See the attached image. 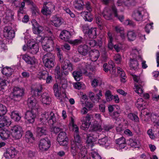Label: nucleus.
<instances>
[{
  "label": "nucleus",
  "instance_id": "f257e3e1",
  "mask_svg": "<svg viewBox=\"0 0 159 159\" xmlns=\"http://www.w3.org/2000/svg\"><path fill=\"white\" fill-rule=\"evenodd\" d=\"M39 120L43 124L48 123L49 124L53 125L57 122V116L52 112H44L41 115Z\"/></svg>",
  "mask_w": 159,
  "mask_h": 159
},
{
  "label": "nucleus",
  "instance_id": "f03ea898",
  "mask_svg": "<svg viewBox=\"0 0 159 159\" xmlns=\"http://www.w3.org/2000/svg\"><path fill=\"white\" fill-rule=\"evenodd\" d=\"M75 142H71V152L73 157L75 156L80 148H82L83 146L81 143L80 138L78 134H75L74 136Z\"/></svg>",
  "mask_w": 159,
  "mask_h": 159
},
{
  "label": "nucleus",
  "instance_id": "7ed1b4c3",
  "mask_svg": "<svg viewBox=\"0 0 159 159\" xmlns=\"http://www.w3.org/2000/svg\"><path fill=\"white\" fill-rule=\"evenodd\" d=\"M49 34L51 35L50 37H45L43 39L42 42V45L43 49L44 51L50 52L52 51L53 49L52 48L53 46V36L52 35L50 31L48 32Z\"/></svg>",
  "mask_w": 159,
  "mask_h": 159
},
{
  "label": "nucleus",
  "instance_id": "20e7f679",
  "mask_svg": "<svg viewBox=\"0 0 159 159\" xmlns=\"http://www.w3.org/2000/svg\"><path fill=\"white\" fill-rule=\"evenodd\" d=\"M43 64L45 66L48 68H51L54 66L55 57L52 53L48 52L44 55L43 58Z\"/></svg>",
  "mask_w": 159,
  "mask_h": 159
},
{
  "label": "nucleus",
  "instance_id": "39448f33",
  "mask_svg": "<svg viewBox=\"0 0 159 159\" xmlns=\"http://www.w3.org/2000/svg\"><path fill=\"white\" fill-rule=\"evenodd\" d=\"M146 14V9L143 7H139L134 11L132 16L136 21H142Z\"/></svg>",
  "mask_w": 159,
  "mask_h": 159
},
{
  "label": "nucleus",
  "instance_id": "423d86ee",
  "mask_svg": "<svg viewBox=\"0 0 159 159\" xmlns=\"http://www.w3.org/2000/svg\"><path fill=\"white\" fill-rule=\"evenodd\" d=\"M12 135L16 139H20L22 136L23 130L22 127L19 125H16L11 127Z\"/></svg>",
  "mask_w": 159,
  "mask_h": 159
},
{
  "label": "nucleus",
  "instance_id": "0eeeda50",
  "mask_svg": "<svg viewBox=\"0 0 159 159\" xmlns=\"http://www.w3.org/2000/svg\"><path fill=\"white\" fill-rule=\"evenodd\" d=\"M62 73L65 75L68 74L69 71H72L74 69V66L68 60H66L61 65Z\"/></svg>",
  "mask_w": 159,
  "mask_h": 159
},
{
  "label": "nucleus",
  "instance_id": "6e6552de",
  "mask_svg": "<svg viewBox=\"0 0 159 159\" xmlns=\"http://www.w3.org/2000/svg\"><path fill=\"white\" fill-rule=\"evenodd\" d=\"M27 104L29 107L31 109V110H34L35 111H38L39 107L34 96H32L28 98Z\"/></svg>",
  "mask_w": 159,
  "mask_h": 159
},
{
  "label": "nucleus",
  "instance_id": "1a4fd4ad",
  "mask_svg": "<svg viewBox=\"0 0 159 159\" xmlns=\"http://www.w3.org/2000/svg\"><path fill=\"white\" fill-rule=\"evenodd\" d=\"M68 140L66 133L65 132H61L57 138V141L59 144L62 146H66L68 145Z\"/></svg>",
  "mask_w": 159,
  "mask_h": 159
},
{
  "label": "nucleus",
  "instance_id": "9d476101",
  "mask_svg": "<svg viewBox=\"0 0 159 159\" xmlns=\"http://www.w3.org/2000/svg\"><path fill=\"white\" fill-rule=\"evenodd\" d=\"M51 143L50 140L47 138L41 139L39 144V148L42 151H47L50 147Z\"/></svg>",
  "mask_w": 159,
  "mask_h": 159
},
{
  "label": "nucleus",
  "instance_id": "9b49d317",
  "mask_svg": "<svg viewBox=\"0 0 159 159\" xmlns=\"http://www.w3.org/2000/svg\"><path fill=\"white\" fill-rule=\"evenodd\" d=\"M54 6L51 2H44L41 12L43 15H48L51 13L52 9L54 10Z\"/></svg>",
  "mask_w": 159,
  "mask_h": 159
},
{
  "label": "nucleus",
  "instance_id": "f8f14e48",
  "mask_svg": "<svg viewBox=\"0 0 159 159\" xmlns=\"http://www.w3.org/2000/svg\"><path fill=\"white\" fill-rule=\"evenodd\" d=\"M38 112L34 110L28 111L25 114V118L29 123H33L35 119L36 114Z\"/></svg>",
  "mask_w": 159,
  "mask_h": 159
},
{
  "label": "nucleus",
  "instance_id": "ddd939ff",
  "mask_svg": "<svg viewBox=\"0 0 159 159\" xmlns=\"http://www.w3.org/2000/svg\"><path fill=\"white\" fill-rule=\"evenodd\" d=\"M24 90L23 89H20L19 87H15L14 88L13 92V98H11V100H17V98H20L24 94ZM12 97L11 95V97Z\"/></svg>",
  "mask_w": 159,
  "mask_h": 159
},
{
  "label": "nucleus",
  "instance_id": "4468645a",
  "mask_svg": "<svg viewBox=\"0 0 159 159\" xmlns=\"http://www.w3.org/2000/svg\"><path fill=\"white\" fill-rule=\"evenodd\" d=\"M92 116L91 115H87L86 116L82 118L81 120L82 123L80 127L82 129L86 130L88 129L91 123L89 121Z\"/></svg>",
  "mask_w": 159,
  "mask_h": 159
},
{
  "label": "nucleus",
  "instance_id": "2eb2a0df",
  "mask_svg": "<svg viewBox=\"0 0 159 159\" xmlns=\"http://www.w3.org/2000/svg\"><path fill=\"white\" fill-rule=\"evenodd\" d=\"M31 23L33 26V31L34 34H38L42 32L43 30V27L39 25L36 20H32Z\"/></svg>",
  "mask_w": 159,
  "mask_h": 159
},
{
  "label": "nucleus",
  "instance_id": "dca6fc26",
  "mask_svg": "<svg viewBox=\"0 0 159 159\" xmlns=\"http://www.w3.org/2000/svg\"><path fill=\"white\" fill-rule=\"evenodd\" d=\"M39 47L37 43H30L28 45V51L32 54H36L39 51Z\"/></svg>",
  "mask_w": 159,
  "mask_h": 159
},
{
  "label": "nucleus",
  "instance_id": "f3484780",
  "mask_svg": "<svg viewBox=\"0 0 159 159\" xmlns=\"http://www.w3.org/2000/svg\"><path fill=\"white\" fill-rule=\"evenodd\" d=\"M62 19L57 16H53L51 18V24L56 27H59L62 24Z\"/></svg>",
  "mask_w": 159,
  "mask_h": 159
},
{
  "label": "nucleus",
  "instance_id": "a211bd4d",
  "mask_svg": "<svg viewBox=\"0 0 159 159\" xmlns=\"http://www.w3.org/2000/svg\"><path fill=\"white\" fill-rule=\"evenodd\" d=\"M17 154V152L13 148H11L7 149L6 152L4 154V156L6 158H13Z\"/></svg>",
  "mask_w": 159,
  "mask_h": 159
},
{
  "label": "nucleus",
  "instance_id": "6ab92c4d",
  "mask_svg": "<svg viewBox=\"0 0 159 159\" xmlns=\"http://www.w3.org/2000/svg\"><path fill=\"white\" fill-rule=\"evenodd\" d=\"M22 59L28 64H30L35 67L36 60L34 58L30 57L27 54L22 55Z\"/></svg>",
  "mask_w": 159,
  "mask_h": 159
},
{
  "label": "nucleus",
  "instance_id": "aec40b11",
  "mask_svg": "<svg viewBox=\"0 0 159 159\" xmlns=\"http://www.w3.org/2000/svg\"><path fill=\"white\" fill-rule=\"evenodd\" d=\"M95 134H97L96 132H91L89 134H85L84 137H86V142L89 144L95 141L97 137L95 136Z\"/></svg>",
  "mask_w": 159,
  "mask_h": 159
},
{
  "label": "nucleus",
  "instance_id": "412c9836",
  "mask_svg": "<svg viewBox=\"0 0 159 159\" xmlns=\"http://www.w3.org/2000/svg\"><path fill=\"white\" fill-rule=\"evenodd\" d=\"M14 13L11 10H9L7 11L6 16L3 19L4 23L6 24L13 19Z\"/></svg>",
  "mask_w": 159,
  "mask_h": 159
},
{
  "label": "nucleus",
  "instance_id": "4be33fe9",
  "mask_svg": "<svg viewBox=\"0 0 159 159\" xmlns=\"http://www.w3.org/2000/svg\"><path fill=\"white\" fill-rule=\"evenodd\" d=\"M41 100L43 104L49 105L51 101V99L49 94L47 93H43L41 96Z\"/></svg>",
  "mask_w": 159,
  "mask_h": 159
},
{
  "label": "nucleus",
  "instance_id": "5701e85b",
  "mask_svg": "<svg viewBox=\"0 0 159 159\" xmlns=\"http://www.w3.org/2000/svg\"><path fill=\"white\" fill-rule=\"evenodd\" d=\"M103 70L105 72H107L109 70L112 74H115L116 69L114 65L111 64L107 65V63H105L103 65Z\"/></svg>",
  "mask_w": 159,
  "mask_h": 159
},
{
  "label": "nucleus",
  "instance_id": "b1692460",
  "mask_svg": "<svg viewBox=\"0 0 159 159\" xmlns=\"http://www.w3.org/2000/svg\"><path fill=\"white\" fill-rule=\"evenodd\" d=\"M89 55L91 60L93 61H95L97 60L99 56V52L97 50H92L90 52Z\"/></svg>",
  "mask_w": 159,
  "mask_h": 159
},
{
  "label": "nucleus",
  "instance_id": "393cba45",
  "mask_svg": "<svg viewBox=\"0 0 159 159\" xmlns=\"http://www.w3.org/2000/svg\"><path fill=\"white\" fill-rule=\"evenodd\" d=\"M135 2V0H118L117 2V5L118 6H121L123 4L126 6H129L134 5Z\"/></svg>",
  "mask_w": 159,
  "mask_h": 159
},
{
  "label": "nucleus",
  "instance_id": "a878e982",
  "mask_svg": "<svg viewBox=\"0 0 159 159\" xmlns=\"http://www.w3.org/2000/svg\"><path fill=\"white\" fill-rule=\"evenodd\" d=\"M81 14L85 21L90 22L92 21L93 17L90 12L83 11L81 13Z\"/></svg>",
  "mask_w": 159,
  "mask_h": 159
},
{
  "label": "nucleus",
  "instance_id": "bb28decb",
  "mask_svg": "<svg viewBox=\"0 0 159 159\" xmlns=\"http://www.w3.org/2000/svg\"><path fill=\"white\" fill-rule=\"evenodd\" d=\"M59 36L61 39L67 41L70 38L71 35L68 31L66 30H64L61 32Z\"/></svg>",
  "mask_w": 159,
  "mask_h": 159
},
{
  "label": "nucleus",
  "instance_id": "cd10ccee",
  "mask_svg": "<svg viewBox=\"0 0 159 159\" xmlns=\"http://www.w3.org/2000/svg\"><path fill=\"white\" fill-rule=\"evenodd\" d=\"M36 132L38 136H41L46 135L47 131L45 127L43 126L42 127H37L36 128Z\"/></svg>",
  "mask_w": 159,
  "mask_h": 159
},
{
  "label": "nucleus",
  "instance_id": "c85d7f7f",
  "mask_svg": "<svg viewBox=\"0 0 159 159\" xmlns=\"http://www.w3.org/2000/svg\"><path fill=\"white\" fill-rule=\"evenodd\" d=\"M64 128V125L60 123H57L56 126L51 128V130L55 134H57L63 130Z\"/></svg>",
  "mask_w": 159,
  "mask_h": 159
},
{
  "label": "nucleus",
  "instance_id": "c756f323",
  "mask_svg": "<svg viewBox=\"0 0 159 159\" xmlns=\"http://www.w3.org/2000/svg\"><path fill=\"white\" fill-rule=\"evenodd\" d=\"M102 14L104 18L107 20H110L112 18L111 11L109 8H105L103 11Z\"/></svg>",
  "mask_w": 159,
  "mask_h": 159
},
{
  "label": "nucleus",
  "instance_id": "7c9ffc66",
  "mask_svg": "<svg viewBox=\"0 0 159 159\" xmlns=\"http://www.w3.org/2000/svg\"><path fill=\"white\" fill-rule=\"evenodd\" d=\"M73 5L74 7L79 10H82L84 6L83 1L78 0H75Z\"/></svg>",
  "mask_w": 159,
  "mask_h": 159
},
{
  "label": "nucleus",
  "instance_id": "2f4dec72",
  "mask_svg": "<svg viewBox=\"0 0 159 159\" xmlns=\"http://www.w3.org/2000/svg\"><path fill=\"white\" fill-rule=\"evenodd\" d=\"M78 50L79 53L84 56L86 55L89 52V48L85 44L79 46Z\"/></svg>",
  "mask_w": 159,
  "mask_h": 159
},
{
  "label": "nucleus",
  "instance_id": "473e14b6",
  "mask_svg": "<svg viewBox=\"0 0 159 159\" xmlns=\"http://www.w3.org/2000/svg\"><path fill=\"white\" fill-rule=\"evenodd\" d=\"M11 124V121L6 117H2L0 119V128L5 126H8Z\"/></svg>",
  "mask_w": 159,
  "mask_h": 159
},
{
  "label": "nucleus",
  "instance_id": "72a5a7b5",
  "mask_svg": "<svg viewBox=\"0 0 159 159\" xmlns=\"http://www.w3.org/2000/svg\"><path fill=\"white\" fill-rule=\"evenodd\" d=\"M34 140L32 133L30 130L26 132L25 135V140L27 143H32Z\"/></svg>",
  "mask_w": 159,
  "mask_h": 159
},
{
  "label": "nucleus",
  "instance_id": "f704fd0d",
  "mask_svg": "<svg viewBox=\"0 0 159 159\" xmlns=\"http://www.w3.org/2000/svg\"><path fill=\"white\" fill-rule=\"evenodd\" d=\"M116 141L120 148H124L126 145L125 138L123 137L116 139Z\"/></svg>",
  "mask_w": 159,
  "mask_h": 159
},
{
  "label": "nucleus",
  "instance_id": "c9c22d12",
  "mask_svg": "<svg viewBox=\"0 0 159 159\" xmlns=\"http://www.w3.org/2000/svg\"><path fill=\"white\" fill-rule=\"evenodd\" d=\"M84 42L85 44L89 48H90L91 47H93L97 45V43L93 39H84Z\"/></svg>",
  "mask_w": 159,
  "mask_h": 159
},
{
  "label": "nucleus",
  "instance_id": "e433bc0d",
  "mask_svg": "<svg viewBox=\"0 0 159 159\" xmlns=\"http://www.w3.org/2000/svg\"><path fill=\"white\" fill-rule=\"evenodd\" d=\"M117 73L119 76L121 78V81L122 82H125L126 76L125 72L120 67L117 68Z\"/></svg>",
  "mask_w": 159,
  "mask_h": 159
},
{
  "label": "nucleus",
  "instance_id": "4c0bfd02",
  "mask_svg": "<svg viewBox=\"0 0 159 159\" xmlns=\"http://www.w3.org/2000/svg\"><path fill=\"white\" fill-rule=\"evenodd\" d=\"M88 37L90 38L94 39L97 36L96 29L92 28L88 30L87 33Z\"/></svg>",
  "mask_w": 159,
  "mask_h": 159
},
{
  "label": "nucleus",
  "instance_id": "58836bf2",
  "mask_svg": "<svg viewBox=\"0 0 159 159\" xmlns=\"http://www.w3.org/2000/svg\"><path fill=\"white\" fill-rule=\"evenodd\" d=\"M72 75L74 79L77 81H80L82 78L81 70H75L73 72Z\"/></svg>",
  "mask_w": 159,
  "mask_h": 159
},
{
  "label": "nucleus",
  "instance_id": "ea45409f",
  "mask_svg": "<svg viewBox=\"0 0 159 159\" xmlns=\"http://www.w3.org/2000/svg\"><path fill=\"white\" fill-rule=\"evenodd\" d=\"M139 64L137 61L134 59H131L130 60L129 66L131 69L135 70L139 68Z\"/></svg>",
  "mask_w": 159,
  "mask_h": 159
},
{
  "label": "nucleus",
  "instance_id": "a19ab883",
  "mask_svg": "<svg viewBox=\"0 0 159 159\" xmlns=\"http://www.w3.org/2000/svg\"><path fill=\"white\" fill-rule=\"evenodd\" d=\"M13 71V69L7 67H4L2 71V73L7 76H10L12 74Z\"/></svg>",
  "mask_w": 159,
  "mask_h": 159
},
{
  "label": "nucleus",
  "instance_id": "79ce46f5",
  "mask_svg": "<svg viewBox=\"0 0 159 159\" xmlns=\"http://www.w3.org/2000/svg\"><path fill=\"white\" fill-rule=\"evenodd\" d=\"M111 10L113 12V13L114 16L118 19L121 22H122L124 19V16L123 15L119 16L118 15L117 9L116 8L115 6L114 5L112 6L111 7Z\"/></svg>",
  "mask_w": 159,
  "mask_h": 159
},
{
  "label": "nucleus",
  "instance_id": "37998d69",
  "mask_svg": "<svg viewBox=\"0 0 159 159\" xmlns=\"http://www.w3.org/2000/svg\"><path fill=\"white\" fill-rule=\"evenodd\" d=\"M108 42V47L110 50H112L114 47V46L112 43L113 40L112 34L110 32H108L107 33Z\"/></svg>",
  "mask_w": 159,
  "mask_h": 159
},
{
  "label": "nucleus",
  "instance_id": "c03bdc74",
  "mask_svg": "<svg viewBox=\"0 0 159 159\" xmlns=\"http://www.w3.org/2000/svg\"><path fill=\"white\" fill-rule=\"evenodd\" d=\"M11 116L12 119L16 121L20 120L21 118L19 112L16 111L12 112Z\"/></svg>",
  "mask_w": 159,
  "mask_h": 159
},
{
  "label": "nucleus",
  "instance_id": "a18cd8bd",
  "mask_svg": "<svg viewBox=\"0 0 159 159\" xmlns=\"http://www.w3.org/2000/svg\"><path fill=\"white\" fill-rule=\"evenodd\" d=\"M136 34L133 31H130L128 32L127 37L128 40L129 41L134 40L136 38Z\"/></svg>",
  "mask_w": 159,
  "mask_h": 159
},
{
  "label": "nucleus",
  "instance_id": "49530a36",
  "mask_svg": "<svg viewBox=\"0 0 159 159\" xmlns=\"http://www.w3.org/2000/svg\"><path fill=\"white\" fill-rule=\"evenodd\" d=\"M134 80L135 82L138 83V84L140 85L141 86L144 85V82L142 81L140 79V76H137L134 74H132Z\"/></svg>",
  "mask_w": 159,
  "mask_h": 159
},
{
  "label": "nucleus",
  "instance_id": "de8ad7c7",
  "mask_svg": "<svg viewBox=\"0 0 159 159\" xmlns=\"http://www.w3.org/2000/svg\"><path fill=\"white\" fill-rule=\"evenodd\" d=\"M79 152V155L80 154L82 157V159H88L86 156L87 154V149L85 147H83L82 148H80Z\"/></svg>",
  "mask_w": 159,
  "mask_h": 159
},
{
  "label": "nucleus",
  "instance_id": "09e8293b",
  "mask_svg": "<svg viewBox=\"0 0 159 159\" xmlns=\"http://www.w3.org/2000/svg\"><path fill=\"white\" fill-rule=\"evenodd\" d=\"M143 86H141L140 85H135L134 89V91L140 95L142 96L143 93Z\"/></svg>",
  "mask_w": 159,
  "mask_h": 159
},
{
  "label": "nucleus",
  "instance_id": "8fccbe9b",
  "mask_svg": "<svg viewBox=\"0 0 159 159\" xmlns=\"http://www.w3.org/2000/svg\"><path fill=\"white\" fill-rule=\"evenodd\" d=\"M10 133L8 131L2 130L0 132V136L3 140H5L7 139L10 136Z\"/></svg>",
  "mask_w": 159,
  "mask_h": 159
},
{
  "label": "nucleus",
  "instance_id": "3c124183",
  "mask_svg": "<svg viewBox=\"0 0 159 159\" xmlns=\"http://www.w3.org/2000/svg\"><path fill=\"white\" fill-rule=\"evenodd\" d=\"M90 159H101V157L99 154L96 152H92L89 154Z\"/></svg>",
  "mask_w": 159,
  "mask_h": 159
},
{
  "label": "nucleus",
  "instance_id": "603ef678",
  "mask_svg": "<svg viewBox=\"0 0 159 159\" xmlns=\"http://www.w3.org/2000/svg\"><path fill=\"white\" fill-rule=\"evenodd\" d=\"M42 89V86L39 85L38 88H36L33 90L34 94L35 96H39L41 94Z\"/></svg>",
  "mask_w": 159,
  "mask_h": 159
},
{
  "label": "nucleus",
  "instance_id": "864d4df0",
  "mask_svg": "<svg viewBox=\"0 0 159 159\" xmlns=\"http://www.w3.org/2000/svg\"><path fill=\"white\" fill-rule=\"evenodd\" d=\"M48 72L46 71L39 72L38 74V77L40 79H46L48 76Z\"/></svg>",
  "mask_w": 159,
  "mask_h": 159
},
{
  "label": "nucleus",
  "instance_id": "5fc2aeb1",
  "mask_svg": "<svg viewBox=\"0 0 159 159\" xmlns=\"http://www.w3.org/2000/svg\"><path fill=\"white\" fill-rule=\"evenodd\" d=\"M128 117L131 120L135 122H138L139 121V119L138 117L134 114L130 113L128 114Z\"/></svg>",
  "mask_w": 159,
  "mask_h": 159
},
{
  "label": "nucleus",
  "instance_id": "6e6d98bb",
  "mask_svg": "<svg viewBox=\"0 0 159 159\" xmlns=\"http://www.w3.org/2000/svg\"><path fill=\"white\" fill-rule=\"evenodd\" d=\"M84 41V40H83V39L81 37L80 39H76L74 40H71L70 41L69 43L71 44H73V45H78L82 43H83V41Z\"/></svg>",
  "mask_w": 159,
  "mask_h": 159
},
{
  "label": "nucleus",
  "instance_id": "4d7b16f0",
  "mask_svg": "<svg viewBox=\"0 0 159 159\" xmlns=\"http://www.w3.org/2000/svg\"><path fill=\"white\" fill-rule=\"evenodd\" d=\"M144 103L145 102L143 101V99L140 98H138L137 100L136 105L138 108H140L141 107H143V105H145Z\"/></svg>",
  "mask_w": 159,
  "mask_h": 159
},
{
  "label": "nucleus",
  "instance_id": "13d9d810",
  "mask_svg": "<svg viewBox=\"0 0 159 159\" xmlns=\"http://www.w3.org/2000/svg\"><path fill=\"white\" fill-rule=\"evenodd\" d=\"M53 90L54 95L56 96L59 97L61 95V91L58 90V85L55 84L53 86Z\"/></svg>",
  "mask_w": 159,
  "mask_h": 159
},
{
  "label": "nucleus",
  "instance_id": "bf43d9fd",
  "mask_svg": "<svg viewBox=\"0 0 159 159\" xmlns=\"http://www.w3.org/2000/svg\"><path fill=\"white\" fill-rule=\"evenodd\" d=\"M140 144V142L138 139H132L130 140V145L133 148H137Z\"/></svg>",
  "mask_w": 159,
  "mask_h": 159
},
{
  "label": "nucleus",
  "instance_id": "052dcab7",
  "mask_svg": "<svg viewBox=\"0 0 159 159\" xmlns=\"http://www.w3.org/2000/svg\"><path fill=\"white\" fill-rule=\"evenodd\" d=\"M105 96L107 101H110L113 99V96L111 94L109 90L107 91L105 94Z\"/></svg>",
  "mask_w": 159,
  "mask_h": 159
},
{
  "label": "nucleus",
  "instance_id": "680f3d73",
  "mask_svg": "<svg viewBox=\"0 0 159 159\" xmlns=\"http://www.w3.org/2000/svg\"><path fill=\"white\" fill-rule=\"evenodd\" d=\"M6 107L3 105L0 104V116L5 115L7 112Z\"/></svg>",
  "mask_w": 159,
  "mask_h": 159
},
{
  "label": "nucleus",
  "instance_id": "e2e57ef3",
  "mask_svg": "<svg viewBox=\"0 0 159 159\" xmlns=\"http://www.w3.org/2000/svg\"><path fill=\"white\" fill-rule=\"evenodd\" d=\"M60 82L62 85V87L64 89L67 87V81L66 79L64 77H61L60 79Z\"/></svg>",
  "mask_w": 159,
  "mask_h": 159
},
{
  "label": "nucleus",
  "instance_id": "0e129e2a",
  "mask_svg": "<svg viewBox=\"0 0 159 159\" xmlns=\"http://www.w3.org/2000/svg\"><path fill=\"white\" fill-rule=\"evenodd\" d=\"M4 35L8 39H12L15 37V32L14 30L11 31V32L5 34Z\"/></svg>",
  "mask_w": 159,
  "mask_h": 159
},
{
  "label": "nucleus",
  "instance_id": "69168bd1",
  "mask_svg": "<svg viewBox=\"0 0 159 159\" xmlns=\"http://www.w3.org/2000/svg\"><path fill=\"white\" fill-rule=\"evenodd\" d=\"M58 52L57 53L59 61L62 64L64 62V57L62 54L61 53L59 49H58Z\"/></svg>",
  "mask_w": 159,
  "mask_h": 159
},
{
  "label": "nucleus",
  "instance_id": "338daca9",
  "mask_svg": "<svg viewBox=\"0 0 159 159\" xmlns=\"http://www.w3.org/2000/svg\"><path fill=\"white\" fill-rule=\"evenodd\" d=\"M92 132H95L96 131H101L102 130V128L100 124L94 125L93 126Z\"/></svg>",
  "mask_w": 159,
  "mask_h": 159
},
{
  "label": "nucleus",
  "instance_id": "774afa93",
  "mask_svg": "<svg viewBox=\"0 0 159 159\" xmlns=\"http://www.w3.org/2000/svg\"><path fill=\"white\" fill-rule=\"evenodd\" d=\"M6 81L4 79H0V91L1 89H4L3 87L6 85Z\"/></svg>",
  "mask_w": 159,
  "mask_h": 159
}]
</instances>
